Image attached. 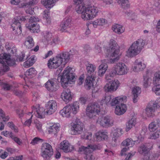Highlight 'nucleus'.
Instances as JSON below:
<instances>
[{"instance_id": "nucleus-13", "label": "nucleus", "mask_w": 160, "mask_h": 160, "mask_svg": "<svg viewBox=\"0 0 160 160\" xmlns=\"http://www.w3.org/2000/svg\"><path fill=\"white\" fill-rule=\"evenodd\" d=\"M119 46L116 43V42L113 39H111L110 41L109 44V48L107 50V53L113 52L112 55H116L119 53V50L118 49Z\"/></svg>"}, {"instance_id": "nucleus-47", "label": "nucleus", "mask_w": 160, "mask_h": 160, "mask_svg": "<svg viewBox=\"0 0 160 160\" xmlns=\"http://www.w3.org/2000/svg\"><path fill=\"white\" fill-rule=\"evenodd\" d=\"M152 88V91L157 95H160V84H154Z\"/></svg>"}, {"instance_id": "nucleus-21", "label": "nucleus", "mask_w": 160, "mask_h": 160, "mask_svg": "<svg viewBox=\"0 0 160 160\" xmlns=\"http://www.w3.org/2000/svg\"><path fill=\"white\" fill-rule=\"evenodd\" d=\"M107 134V132L105 131H99L96 133L94 138L96 141L98 142L105 140L108 138Z\"/></svg>"}, {"instance_id": "nucleus-26", "label": "nucleus", "mask_w": 160, "mask_h": 160, "mask_svg": "<svg viewBox=\"0 0 160 160\" xmlns=\"http://www.w3.org/2000/svg\"><path fill=\"white\" fill-rule=\"evenodd\" d=\"M70 144L68 141H63L60 144V148L65 152H71L72 149H70Z\"/></svg>"}, {"instance_id": "nucleus-31", "label": "nucleus", "mask_w": 160, "mask_h": 160, "mask_svg": "<svg viewBox=\"0 0 160 160\" xmlns=\"http://www.w3.org/2000/svg\"><path fill=\"white\" fill-rule=\"evenodd\" d=\"M141 92V90L139 87H136L133 88L132 93L133 95V97L132 99L134 103H135L137 102L138 96Z\"/></svg>"}, {"instance_id": "nucleus-17", "label": "nucleus", "mask_w": 160, "mask_h": 160, "mask_svg": "<svg viewBox=\"0 0 160 160\" xmlns=\"http://www.w3.org/2000/svg\"><path fill=\"white\" fill-rule=\"evenodd\" d=\"M31 113L33 115L35 114L38 118H42L44 117V109L39 106H37V107L33 106Z\"/></svg>"}, {"instance_id": "nucleus-32", "label": "nucleus", "mask_w": 160, "mask_h": 160, "mask_svg": "<svg viewBox=\"0 0 160 160\" xmlns=\"http://www.w3.org/2000/svg\"><path fill=\"white\" fill-rule=\"evenodd\" d=\"M71 19L70 18H66L63 23L61 25V30L64 31L66 29L69 28L71 25Z\"/></svg>"}, {"instance_id": "nucleus-53", "label": "nucleus", "mask_w": 160, "mask_h": 160, "mask_svg": "<svg viewBox=\"0 0 160 160\" xmlns=\"http://www.w3.org/2000/svg\"><path fill=\"white\" fill-rule=\"evenodd\" d=\"M30 116V117L27 120H26L24 123V124L26 126H30V125L31 124V123L32 122V119L33 116V114H32L31 113V112H29L28 113V116Z\"/></svg>"}, {"instance_id": "nucleus-19", "label": "nucleus", "mask_w": 160, "mask_h": 160, "mask_svg": "<svg viewBox=\"0 0 160 160\" xmlns=\"http://www.w3.org/2000/svg\"><path fill=\"white\" fill-rule=\"evenodd\" d=\"M157 108L156 103H149L145 109L146 114L148 117H153L155 110Z\"/></svg>"}, {"instance_id": "nucleus-48", "label": "nucleus", "mask_w": 160, "mask_h": 160, "mask_svg": "<svg viewBox=\"0 0 160 160\" xmlns=\"http://www.w3.org/2000/svg\"><path fill=\"white\" fill-rule=\"evenodd\" d=\"M3 67L0 70V75H2L4 74V72L8 71L9 70V68L7 66V64L5 63H1Z\"/></svg>"}, {"instance_id": "nucleus-37", "label": "nucleus", "mask_w": 160, "mask_h": 160, "mask_svg": "<svg viewBox=\"0 0 160 160\" xmlns=\"http://www.w3.org/2000/svg\"><path fill=\"white\" fill-rule=\"evenodd\" d=\"M35 56L33 55L24 63L23 66L25 68H28L32 66L35 62Z\"/></svg>"}, {"instance_id": "nucleus-39", "label": "nucleus", "mask_w": 160, "mask_h": 160, "mask_svg": "<svg viewBox=\"0 0 160 160\" xmlns=\"http://www.w3.org/2000/svg\"><path fill=\"white\" fill-rule=\"evenodd\" d=\"M135 142L136 141H133L131 138H127L122 142V144L123 146L132 147L134 145Z\"/></svg>"}, {"instance_id": "nucleus-11", "label": "nucleus", "mask_w": 160, "mask_h": 160, "mask_svg": "<svg viewBox=\"0 0 160 160\" xmlns=\"http://www.w3.org/2000/svg\"><path fill=\"white\" fill-rule=\"evenodd\" d=\"M73 54L71 50L69 52L67 51H63L57 55V56L63 63L65 65L68 62L73 56Z\"/></svg>"}, {"instance_id": "nucleus-5", "label": "nucleus", "mask_w": 160, "mask_h": 160, "mask_svg": "<svg viewBox=\"0 0 160 160\" xmlns=\"http://www.w3.org/2000/svg\"><path fill=\"white\" fill-rule=\"evenodd\" d=\"M71 69L70 68H66L60 78L61 84L63 88L67 87L69 82L74 81L75 75L70 72Z\"/></svg>"}, {"instance_id": "nucleus-59", "label": "nucleus", "mask_w": 160, "mask_h": 160, "mask_svg": "<svg viewBox=\"0 0 160 160\" xmlns=\"http://www.w3.org/2000/svg\"><path fill=\"white\" fill-rule=\"evenodd\" d=\"M13 92L15 95L19 97L22 96L23 94V92L22 91L18 89L14 90Z\"/></svg>"}, {"instance_id": "nucleus-63", "label": "nucleus", "mask_w": 160, "mask_h": 160, "mask_svg": "<svg viewBox=\"0 0 160 160\" xmlns=\"http://www.w3.org/2000/svg\"><path fill=\"white\" fill-rule=\"evenodd\" d=\"M38 2V0H32V1H31L28 2L26 3L25 5V6H26L27 5L31 6L37 3Z\"/></svg>"}, {"instance_id": "nucleus-56", "label": "nucleus", "mask_w": 160, "mask_h": 160, "mask_svg": "<svg viewBox=\"0 0 160 160\" xmlns=\"http://www.w3.org/2000/svg\"><path fill=\"white\" fill-rule=\"evenodd\" d=\"M11 138H12L17 144L20 145L22 143V141L18 138L15 136L13 134L11 136Z\"/></svg>"}, {"instance_id": "nucleus-7", "label": "nucleus", "mask_w": 160, "mask_h": 160, "mask_svg": "<svg viewBox=\"0 0 160 160\" xmlns=\"http://www.w3.org/2000/svg\"><path fill=\"white\" fill-rule=\"evenodd\" d=\"M100 111V106L96 102L89 104L86 109V114L89 118H92L95 117Z\"/></svg>"}, {"instance_id": "nucleus-50", "label": "nucleus", "mask_w": 160, "mask_h": 160, "mask_svg": "<svg viewBox=\"0 0 160 160\" xmlns=\"http://www.w3.org/2000/svg\"><path fill=\"white\" fill-rule=\"evenodd\" d=\"M36 73V71L33 68H31L28 70L25 73V75L26 77L28 76L31 75L32 74H35Z\"/></svg>"}, {"instance_id": "nucleus-61", "label": "nucleus", "mask_w": 160, "mask_h": 160, "mask_svg": "<svg viewBox=\"0 0 160 160\" xmlns=\"http://www.w3.org/2000/svg\"><path fill=\"white\" fill-rule=\"evenodd\" d=\"M108 68V65L105 63H102L99 67L98 70L107 69Z\"/></svg>"}, {"instance_id": "nucleus-24", "label": "nucleus", "mask_w": 160, "mask_h": 160, "mask_svg": "<svg viewBox=\"0 0 160 160\" xmlns=\"http://www.w3.org/2000/svg\"><path fill=\"white\" fill-rule=\"evenodd\" d=\"M127 97L125 96L117 97L112 99L110 104L112 106H116L118 105L123 101H126Z\"/></svg>"}, {"instance_id": "nucleus-30", "label": "nucleus", "mask_w": 160, "mask_h": 160, "mask_svg": "<svg viewBox=\"0 0 160 160\" xmlns=\"http://www.w3.org/2000/svg\"><path fill=\"white\" fill-rule=\"evenodd\" d=\"M122 129L121 128H118L115 129L112 132L113 137L112 140L114 142L116 141L117 139L121 136L123 133Z\"/></svg>"}, {"instance_id": "nucleus-44", "label": "nucleus", "mask_w": 160, "mask_h": 160, "mask_svg": "<svg viewBox=\"0 0 160 160\" xmlns=\"http://www.w3.org/2000/svg\"><path fill=\"white\" fill-rule=\"evenodd\" d=\"M108 55H110L111 57L114 58H111L110 59L109 62L112 63H113L117 62L119 59V57L118 55L119 53H117L116 55H114L113 56L112 54L113 52L108 53Z\"/></svg>"}, {"instance_id": "nucleus-34", "label": "nucleus", "mask_w": 160, "mask_h": 160, "mask_svg": "<svg viewBox=\"0 0 160 160\" xmlns=\"http://www.w3.org/2000/svg\"><path fill=\"white\" fill-rule=\"evenodd\" d=\"M60 128V125L58 123L54 124L52 126H50L48 130L49 133L56 134L59 131Z\"/></svg>"}, {"instance_id": "nucleus-43", "label": "nucleus", "mask_w": 160, "mask_h": 160, "mask_svg": "<svg viewBox=\"0 0 160 160\" xmlns=\"http://www.w3.org/2000/svg\"><path fill=\"white\" fill-rule=\"evenodd\" d=\"M48 11H44L43 14V22L46 25L49 24L51 23V20Z\"/></svg>"}, {"instance_id": "nucleus-60", "label": "nucleus", "mask_w": 160, "mask_h": 160, "mask_svg": "<svg viewBox=\"0 0 160 160\" xmlns=\"http://www.w3.org/2000/svg\"><path fill=\"white\" fill-rule=\"evenodd\" d=\"M6 63L10 66H12L16 65V64L15 60L10 59L7 61Z\"/></svg>"}, {"instance_id": "nucleus-10", "label": "nucleus", "mask_w": 160, "mask_h": 160, "mask_svg": "<svg viewBox=\"0 0 160 160\" xmlns=\"http://www.w3.org/2000/svg\"><path fill=\"white\" fill-rule=\"evenodd\" d=\"M29 18V16H18L14 19V22L12 25L13 30H15L16 29L17 31L19 30V33L21 32V23L23 21H25L27 19Z\"/></svg>"}, {"instance_id": "nucleus-40", "label": "nucleus", "mask_w": 160, "mask_h": 160, "mask_svg": "<svg viewBox=\"0 0 160 160\" xmlns=\"http://www.w3.org/2000/svg\"><path fill=\"white\" fill-rule=\"evenodd\" d=\"M116 0L117 3L123 8L125 9L130 6V4L128 0Z\"/></svg>"}, {"instance_id": "nucleus-28", "label": "nucleus", "mask_w": 160, "mask_h": 160, "mask_svg": "<svg viewBox=\"0 0 160 160\" xmlns=\"http://www.w3.org/2000/svg\"><path fill=\"white\" fill-rule=\"evenodd\" d=\"M160 124V120L157 119L156 121L151 122L149 125L148 129L150 132H154L159 127Z\"/></svg>"}, {"instance_id": "nucleus-62", "label": "nucleus", "mask_w": 160, "mask_h": 160, "mask_svg": "<svg viewBox=\"0 0 160 160\" xmlns=\"http://www.w3.org/2000/svg\"><path fill=\"white\" fill-rule=\"evenodd\" d=\"M2 134L5 136L8 137V136L11 138V136H12L13 133L12 132H9L7 131H3L2 132Z\"/></svg>"}, {"instance_id": "nucleus-15", "label": "nucleus", "mask_w": 160, "mask_h": 160, "mask_svg": "<svg viewBox=\"0 0 160 160\" xmlns=\"http://www.w3.org/2000/svg\"><path fill=\"white\" fill-rule=\"evenodd\" d=\"M118 81L112 80L107 83L104 87V89L106 92H113L118 88Z\"/></svg>"}, {"instance_id": "nucleus-14", "label": "nucleus", "mask_w": 160, "mask_h": 160, "mask_svg": "<svg viewBox=\"0 0 160 160\" xmlns=\"http://www.w3.org/2000/svg\"><path fill=\"white\" fill-rule=\"evenodd\" d=\"M47 111L46 112L49 115L54 113L57 108V104L55 101L51 100L49 101L46 104Z\"/></svg>"}, {"instance_id": "nucleus-2", "label": "nucleus", "mask_w": 160, "mask_h": 160, "mask_svg": "<svg viewBox=\"0 0 160 160\" xmlns=\"http://www.w3.org/2000/svg\"><path fill=\"white\" fill-rule=\"evenodd\" d=\"M144 41L142 39H139L133 42L127 52L128 57H133L138 54L143 48L145 45Z\"/></svg>"}, {"instance_id": "nucleus-57", "label": "nucleus", "mask_w": 160, "mask_h": 160, "mask_svg": "<svg viewBox=\"0 0 160 160\" xmlns=\"http://www.w3.org/2000/svg\"><path fill=\"white\" fill-rule=\"evenodd\" d=\"M160 136V131H158L153 133L150 136V138L152 139H156Z\"/></svg>"}, {"instance_id": "nucleus-51", "label": "nucleus", "mask_w": 160, "mask_h": 160, "mask_svg": "<svg viewBox=\"0 0 160 160\" xmlns=\"http://www.w3.org/2000/svg\"><path fill=\"white\" fill-rule=\"evenodd\" d=\"M44 140L41 139L38 137H35L33 138L32 140L30 143L33 145H34L38 144L39 142H42Z\"/></svg>"}, {"instance_id": "nucleus-9", "label": "nucleus", "mask_w": 160, "mask_h": 160, "mask_svg": "<svg viewBox=\"0 0 160 160\" xmlns=\"http://www.w3.org/2000/svg\"><path fill=\"white\" fill-rule=\"evenodd\" d=\"M83 125L80 119H76L72 128V133L74 135L81 134L83 131Z\"/></svg>"}, {"instance_id": "nucleus-35", "label": "nucleus", "mask_w": 160, "mask_h": 160, "mask_svg": "<svg viewBox=\"0 0 160 160\" xmlns=\"http://www.w3.org/2000/svg\"><path fill=\"white\" fill-rule=\"evenodd\" d=\"M160 156V152L153 154L148 153L144 155L143 160H155Z\"/></svg>"}, {"instance_id": "nucleus-45", "label": "nucleus", "mask_w": 160, "mask_h": 160, "mask_svg": "<svg viewBox=\"0 0 160 160\" xmlns=\"http://www.w3.org/2000/svg\"><path fill=\"white\" fill-rule=\"evenodd\" d=\"M154 84H160V71L155 73L153 80Z\"/></svg>"}, {"instance_id": "nucleus-38", "label": "nucleus", "mask_w": 160, "mask_h": 160, "mask_svg": "<svg viewBox=\"0 0 160 160\" xmlns=\"http://www.w3.org/2000/svg\"><path fill=\"white\" fill-rule=\"evenodd\" d=\"M58 0H42L41 3L47 8H51L53 6V4Z\"/></svg>"}, {"instance_id": "nucleus-16", "label": "nucleus", "mask_w": 160, "mask_h": 160, "mask_svg": "<svg viewBox=\"0 0 160 160\" xmlns=\"http://www.w3.org/2000/svg\"><path fill=\"white\" fill-rule=\"evenodd\" d=\"M63 63L57 55L55 58L50 59L48 61V66L50 68H56Z\"/></svg>"}, {"instance_id": "nucleus-3", "label": "nucleus", "mask_w": 160, "mask_h": 160, "mask_svg": "<svg viewBox=\"0 0 160 160\" xmlns=\"http://www.w3.org/2000/svg\"><path fill=\"white\" fill-rule=\"evenodd\" d=\"M96 67L92 64L88 63L86 66L87 77L85 81V87L90 89L93 86V82L95 80L94 76Z\"/></svg>"}, {"instance_id": "nucleus-55", "label": "nucleus", "mask_w": 160, "mask_h": 160, "mask_svg": "<svg viewBox=\"0 0 160 160\" xmlns=\"http://www.w3.org/2000/svg\"><path fill=\"white\" fill-rule=\"evenodd\" d=\"M149 79L147 76H143V85L145 88H147L149 86Z\"/></svg>"}, {"instance_id": "nucleus-25", "label": "nucleus", "mask_w": 160, "mask_h": 160, "mask_svg": "<svg viewBox=\"0 0 160 160\" xmlns=\"http://www.w3.org/2000/svg\"><path fill=\"white\" fill-rule=\"evenodd\" d=\"M135 66L133 69V71L136 72L141 71L145 68L146 64L140 61L139 59H137L135 62Z\"/></svg>"}, {"instance_id": "nucleus-20", "label": "nucleus", "mask_w": 160, "mask_h": 160, "mask_svg": "<svg viewBox=\"0 0 160 160\" xmlns=\"http://www.w3.org/2000/svg\"><path fill=\"white\" fill-rule=\"evenodd\" d=\"M45 86L47 90L51 92H55L58 88V86L53 79L49 80L45 84Z\"/></svg>"}, {"instance_id": "nucleus-49", "label": "nucleus", "mask_w": 160, "mask_h": 160, "mask_svg": "<svg viewBox=\"0 0 160 160\" xmlns=\"http://www.w3.org/2000/svg\"><path fill=\"white\" fill-rule=\"evenodd\" d=\"M83 151L84 152L86 155L84 158L86 160H92L94 158V157L91 153V152H86L85 151H83Z\"/></svg>"}, {"instance_id": "nucleus-41", "label": "nucleus", "mask_w": 160, "mask_h": 160, "mask_svg": "<svg viewBox=\"0 0 160 160\" xmlns=\"http://www.w3.org/2000/svg\"><path fill=\"white\" fill-rule=\"evenodd\" d=\"M105 20L103 18L97 19L92 22L93 26L94 28H97L98 26H103L105 23Z\"/></svg>"}, {"instance_id": "nucleus-64", "label": "nucleus", "mask_w": 160, "mask_h": 160, "mask_svg": "<svg viewBox=\"0 0 160 160\" xmlns=\"http://www.w3.org/2000/svg\"><path fill=\"white\" fill-rule=\"evenodd\" d=\"M95 51L97 53H100L102 51L101 48L99 45H95Z\"/></svg>"}, {"instance_id": "nucleus-42", "label": "nucleus", "mask_w": 160, "mask_h": 160, "mask_svg": "<svg viewBox=\"0 0 160 160\" xmlns=\"http://www.w3.org/2000/svg\"><path fill=\"white\" fill-rule=\"evenodd\" d=\"M136 121L134 118H132L126 124V131H128L133 126L135 125Z\"/></svg>"}, {"instance_id": "nucleus-33", "label": "nucleus", "mask_w": 160, "mask_h": 160, "mask_svg": "<svg viewBox=\"0 0 160 160\" xmlns=\"http://www.w3.org/2000/svg\"><path fill=\"white\" fill-rule=\"evenodd\" d=\"M24 45L28 48H31L34 45V42L32 37L28 36L25 39Z\"/></svg>"}, {"instance_id": "nucleus-46", "label": "nucleus", "mask_w": 160, "mask_h": 160, "mask_svg": "<svg viewBox=\"0 0 160 160\" xmlns=\"http://www.w3.org/2000/svg\"><path fill=\"white\" fill-rule=\"evenodd\" d=\"M10 58V56L9 54L4 53L2 56V58H0V63H6L8 61H9Z\"/></svg>"}, {"instance_id": "nucleus-27", "label": "nucleus", "mask_w": 160, "mask_h": 160, "mask_svg": "<svg viewBox=\"0 0 160 160\" xmlns=\"http://www.w3.org/2000/svg\"><path fill=\"white\" fill-rule=\"evenodd\" d=\"M26 27L32 32L38 33L40 31V26L37 23L27 24Z\"/></svg>"}, {"instance_id": "nucleus-54", "label": "nucleus", "mask_w": 160, "mask_h": 160, "mask_svg": "<svg viewBox=\"0 0 160 160\" xmlns=\"http://www.w3.org/2000/svg\"><path fill=\"white\" fill-rule=\"evenodd\" d=\"M39 21V19L38 18L35 17H31L29 21V24L33 23H37L36 22Z\"/></svg>"}, {"instance_id": "nucleus-1", "label": "nucleus", "mask_w": 160, "mask_h": 160, "mask_svg": "<svg viewBox=\"0 0 160 160\" xmlns=\"http://www.w3.org/2000/svg\"><path fill=\"white\" fill-rule=\"evenodd\" d=\"M75 9L77 12L81 14V18L84 20L92 19L96 16L98 12V9L94 6H88L87 7L83 5L82 3L75 4Z\"/></svg>"}, {"instance_id": "nucleus-52", "label": "nucleus", "mask_w": 160, "mask_h": 160, "mask_svg": "<svg viewBox=\"0 0 160 160\" xmlns=\"http://www.w3.org/2000/svg\"><path fill=\"white\" fill-rule=\"evenodd\" d=\"M52 37V34L49 31H46L44 34V37L48 41H50Z\"/></svg>"}, {"instance_id": "nucleus-6", "label": "nucleus", "mask_w": 160, "mask_h": 160, "mask_svg": "<svg viewBox=\"0 0 160 160\" xmlns=\"http://www.w3.org/2000/svg\"><path fill=\"white\" fill-rule=\"evenodd\" d=\"M128 68L122 62H118L114 66L113 70L110 73V76L113 77L116 75H123L127 73Z\"/></svg>"}, {"instance_id": "nucleus-23", "label": "nucleus", "mask_w": 160, "mask_h": 160, "mask_svg": "<svg viewBox=\"0 0 160 160\" xmlns=\"http://www.w3.org/2000/svg\"><path fill=\"white\" fill-rule=\"evenodd\" d=\"M61 97L65 102H68L72 99L70 90L68 88H65L62 92Z\"/></svg>"}, {"instance_id": "nucleus-22", "label": "nucleus", "mask_w": 160, "mask_h": 160, "mask_svg": "<svg viewBox=\"0 0 160 160\" xmlns=\"http://www.w3.org/2000/svg\"><path fill=\"white\" fill-rule=\"evenodd\" d=\"M127 110V107L126 105L121 103L115 107V113L118 115H121L125 113Z\"/></svg>"}, {"instance_id": "nucleus-12", "label": "nucleus", "mask_w": 160, "mask_h": 160, "mask_svg": "<svg viewBox=\"0 0 160 160\" xmlns=\"http://www.w3.org/2000/svg\"><path fill=\"white\" fill-rule=\"evenodd\" d=\"M97 122L103 127L107 128L113 125L114 120L111 117L107 116L102 117L100 120L99 119L97 121Z\"/></svg>"}, {"instance_id": "nucleus-29", "label": "nucleus", "mask_w": 160, "mask_h": 160, "mask_svg": "<svg viewBox=\"0 0 160 160\" xmlns=\"http://www.w3.org/2000/svg\"><path fill=\"white\" fill-rule=\"evenodd\" d=\"M150 148H148L146 144H142L139 146L138 151L141 154L146 155L148 153V152L150 150Z\"/></svg>"}, {"instance_id": "nucleus-58", "label": "nucleus", "mask_w": 160, "mask_h": 160, "mask_svg": "<svg viewBox=\"0 0 160 160\" xmlns=\"http://www.w3.org/2000/svg\"><path fill=\"white\" fill-rule=\"evenodd\" d=\"M0 85L2 86L4 89L7 90H8L10 88V86L9 85L1 82V80H0Z\"/></svg>"}, {"instance_id": "nucleus-36", "label": "nucleus", "mask_w": 160, "mask_h": 160, "mask_svg": "<svg viewBox=\"0 0 160 160\" xmlns=\"http://www.w3.org/2000/svg\"><path fill=\"white\" fill-rule=\"evenodd\" d=\"M112 30L115 32L120 34L124 32V28L121 25L115 24L112 26Z\"/></svg>"}, {"instance_id": "nucleus-8", "label": "nucleus", "mask_w": 160, "mask_h": 160, "mask_svg": "<svg viewBox=\"0 0 160 160\" xmlns=\"http://www.w3.org/2000/svg\"><path fill=\"white\" fill-rule=\"evenodd\" d=\"M41 155L46 159L50 158L53 154L51 146L47 143H43L41 147Z\"/></svg>"}, {"instance_id": "nucleus-4", "label": "nucleus", "mask_w": 160, "mask_h": 160, "mask_svg": "<svg viewBox=\"0 0 160 160\" xmlns=\"http://www.w3.org/2000/svg\"><path fill=\"white\" fill-rule=\"evenodd\" d=\"M79 110V103L75 102L73 104L67 105L60 111V113L63 117L69 118L72 114H75Z\"/></svg>"}, {"instance_id": "nucleus-18", "label": "nucleus", "mask_w": 160, "mask_h": 160, "mask_svg": "<svg viewBox=\"0 0 160 160\" xmlns=\"http://www.w3.org/2000/svg\"><path fill=\"white\" fill-rule=\"evenodd\" d=\"M102 146L100 144L98 145H89L87 147L82 146L79 148L78 152H81L83 151H85L86 152H92V151L100 150L102 148Z\"/></svg>"}]
</instances>
